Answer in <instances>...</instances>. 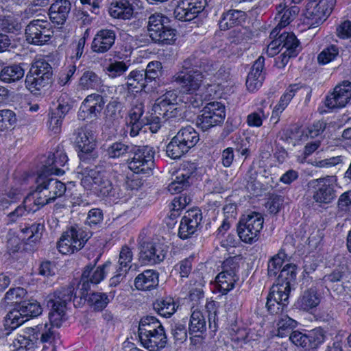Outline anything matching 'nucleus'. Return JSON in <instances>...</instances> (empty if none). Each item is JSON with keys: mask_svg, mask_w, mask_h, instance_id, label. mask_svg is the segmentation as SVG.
Returning a JSON list of instances; mask_svg holds the SVG:
<instances>
[{"mask_svg": "<svg viewBox=\"0 0 351 351\" xmlns=\"http://www.w3.org/2000/svg\"><path fill=\"white\" fill-rule=\"evenodd\" d=\"M245 12L237 10H230L222 14L219 21L221 30H227L240 25L245 20Z\"/></svg>", "mask_w": 351, "mask_h": 351, "instance_id": "nucleus-33", "label": "nucleus"}, {"mask_svg": "<svg viewBox=\"0 0 351 351\" xmlns=\"http://www.w3.org/2000/svg\"><path fill=\"white\" fill-rule=\"evenodd\" d=\"M71 4L69 0H56L49 8V16L53 23L62 25L71 11Z\"/></svg>", "mask_w": 351, "mask_h": 351, "instance_id": "nucleus-31", "label": "nucleus"}, {"mask_svg": "<svg viewBox=\"0 0 351 351\" xmlns=\"http://www.w3.org/2000/svg\"><path fill=\"white\" fill-rule=\"evenodd\" d=\"M109 12L112 17L125 20L132 16L134 9L128 0H119L111 4Z\"/></svg>", "mask_w": 351, "mask_h": 351, "instance_id": "nucleus-37", "label": "nucleus"}, {"mask_svg": "<svg viewBox=\"0 0 351 351\" xmlns=\"http://www.w3.org/2000/svg\"><path fill=\"white\" fill-rule=\"evenodd\" d=\"M101 85V79L92 71L84 72L78 82V86L82 90H97Z\"/></svg>", "mask_w": 351, "mask_h": 351, "instance_id": "nucleus-41", "label": "nucleus"}, {"mask_svg": "<svg viewBox=\"0 0 351 351\" xmlns=\"http://www.w3.org/2000/svg\"><path fill=\"white\" fill-rule=\"evenodd\" d=\"M21 29V25L12 15H0V31L15 33Z\"/></svg>", "mask_w": 351, "mask_h": 351, "instance_id": "nucleus-55", "label": "nucleus"}, {"mask_svg": "<svg viewBox=\"0 0 351 351\" xmlns=\"http://www.w3.org/2000/svg\"><path fill=\"white\" fill-rule=\"evenodd\" d=\"M132 258L133 253L132 250L126 245L123 246L119 253L117 268L119 269L121 271L127 272L131 267L130 264L132 261Z\"/></svg>", "mask_w": 351, "mask_h": 351, "instance_id": "nucleus-58", "label": "nucleus"}, {"mask_svg": "<svg viewBox=\"0 0 351 351\" xmlns=\"http://www.w3.org/2000/svg\"><path fill=\"white\" fill-rule=\"evenodd\" d=\"M75 287L69 285L57 290L53 295H49L47 306L51 308L49 313L50 324H40L32 328L33 337L40 339L41 343H51L56 338V332L53 326L59 327L65 315L66 305L72 298L76 297L74 293Z\"/></svg>", "mask_w": 351, "mask_h": 351, "instance_id": "nucleus-1", "label": "nucleus"}, {"mask_svg": "<svg viewBox=\"0 0 351 351\" xmlns=\"http://www.w3.org/2000/svg\"><path fill=\"white\" fill-rule=\"evenodd\" d=\"M81 184L84 189L93 191L98 196L116 199L120 197L119 188L112 182L110 174L96 167L88 171Z\"/></svg>", "mask_w": 351, "mask_h": 351, "instance_id": "nucleus-5", "label": "nucleus"}, {"mask_svg": "<svg viewBox=\"0 0 351 351\" xmlns=\"http://www.w3.org/2000/svg\"><path fill=\"white\" fill-rule=\"evenodd\" d=\"M154 310L160 315L170 317L176 311L178 306L171 297L157 300L153 304Z\"/></svg>", "mask_w": 351, "mask_h": 351, "instance_id": "nucleus-39", "label": "nucleus"}, {"mask_svg": "<svg viewBox=\"0 0 351 351\" xmlns=\"http://www.w3.org/2000/svg\"><path fill=\"white\" fill-rule=\"evenodd\" d=\"M162 64L158 61L150 62L145 71H143V77L145 79L146 84L152 82L153 80L158 78L161 75Z\"/></svg>", "mask_w": 351, "mask_h": 351, "instance_id": "nucleus-57", "label": "nucleus"}, {"mask_svg": "<svg viewBox=\"0 0 351 351\" xmlns=\"http://www.w3.org/2000/svg\"><path fill=\"white\" fill-rule=\"evenodd\" d=\"M27 320V318L23 316V313H22L21 308L17 305L16 308L7 314L5 326L11 329H15Z\"/></svg>", "mask_w": 351, "mask_h": 351, "instance_id": "nucleus-53", "label": "nucleus"}, {"mask_svg": "<svg viewBox=\"0 0 351 351\" xmlns=\"http://www.w3.org/2000/svg\"><path fill=\"white\" fill-rule=\"evenodd\" d=\"M239 277H233L230 274L220 272L215 278L216 287L222 294H226L234 287Z\"/></svg>", "mask_w": 351, "mask_h": 351, "instance_id": "nucleus-48", "label": "nucleus"}, {"mask_svg": "<svg viewBox=\"0 0 351 351\" xmlns=\"http://www.w3.org/2000/svg\"><path fill=\"white\" fill-rule=\"evenodd\" d=\"M335 176H326L309 181L308 186L312 190L313 199L318 204H329L336 197Z\"/></svg>", "mask_w": 351, "mask_h": 351, "instance_id": "nucleus-9", "label": "nucleus"}, {"mask_svg": "<svg viewBox=\"0 0 351 351\" xmlns=\"http://www.w3.org/2000/svg\"><path fill=\"white\" fill-rule=\"evenodd\" d=\"M138 334L143 346L149 351H158L164 348L167 342L162 324L154 316H145L141 319Z\"/></svg>", "mask_w": 351, "mask_h": 351, "instance_id": "nucleus-4", "label": "nucleus"}, {"mask_svg": "<svg viewBox=\"0 0 351 351\" xmlns=\"http://www.w3.org/2000/svg\"><path fill=\"white\" fill-rule=\"evenodd\" d=\"M135 287L138 290L147 291L158 285V273L153 269H147L139 274L134 280Z\"/></svg>", "mask_w": 351, "mask_h": 351, "instance_id": "nucleus-32", "label": "nucleus"}, {"mask_svg": "<svg viewBox=\"0 0 351 351\" xmlns=\"http://www.w3.org/2000/svg\"><path fill=\"white\" fill-rule=\"evenodd\" d=\"M280 46L285 48V52L290 54L289 56H296L300 51V42L293 33L282 32L279 36Z\"/></svg>", "mask_w": 351, "mask_h": 351, "instance_id": "nucleus-38", "label": "nucleus"}, {"mask_svg": "<svg viewBox=\"0 0 351 351\" xmlns=\"http://www.w3.org/2000/svg\"><path fill=\"white\" fill-rule=\"evenodd\" d=\"M89 233L78 226H71L64 232L57 243V248L62 254H70L80 250L90 238Z\"/></svg>", "mask_w": 351, "mask_h": 351, "instance_id": "nucleus-7", "label": "nucleus"}, {"mask_svg": "<svg viewBox=\"0 0 351 351\" xmlns=\"http://www.w3.org/2000/svg\"><path fill=\"white\" fill-rule=\"evenodd\" d=\"M168 252V247L158 241H144L141 245L140 258L147 265H156L162 262Z\"/></svg>", "mask_w": 351, "mask_h": 351, "instance_id": "nucleus-15", "label": "nucleus"}, {"mask_svg": "<svg viewBox=\"0 0 351 351\" xmlns=\"http://www.w3.org/2000/svg\"><path fill=\"white\" fill-rule=\"evenodd\" d=\"M75 135L79 156L80 159H84V154L91 153L96 147L95 133L87 127H82L75 130Z\"/></svg>", "mask_w": 351, "mask_h": 351, "instance_id": "nucleus-22", "label": "nucleus"}, {"mask_svg": "<svg viewBox=\"0 0 351 351\" xmlns=\"http://www.w3.org/2000/svg\"><path fill=\"white\" fill-rule=\"evenodd\" d=\"M320 302V294L317 293L316 288L311 287L301 293L295 303V306L300 310L308 312L315 309Z\"/></svg>", "mask_w": 351, "mask_h": 351, "instance_id": "nucleus-30", "label": "nucleus"}, {"mask_svg": "<svg viewBox=\"0 0 351 351\" xmlns=\"http://www.w3.org/2000/svg\"><path fill=\"white\" fill-rule=\"evenodd\" d=\"M39 208L34 204V203L29 202L27 203V196L24 199L23 204L17 206L14 210L10 213L7 215V223H13L16 222L22 217L26 215L27 213L32 212L34 213L38 210Z\"/></svg>", "mask_w": 351, "mask_h": 351, "instance_id": "nucleus-40", "label": "nucleus"}, {"mask_svg": "<svg viewBox=\"0 0 351 351\" xmlns=\"http://www.w3.org/2000/svg\"><path fill=\"white\" fill-rule=\"evenodd\" d=\"M169 23L168 17L161 13L156 12L150 15L147 21V32L149 38L152 36L156 37V32H159V30L164 29Z\"/></svg>", "mask_w": 351, "mask_h": 351, "instance_id": "nucleus-42", "label": "nucleus"}, {"mask_svg": "<svg viewBox=\"0 0 351 351\" xmlns=\"http://www.w3.org/2000/svg\"><path fill=\"white\" fill-rule=\"evenodd\" d=\"M206 330V321L203 312L197 306H193L191 308V316L189 322V332L191 335L203 333Z\"/></svg>", "mask_w": 351, "mask_h": 351, "instance_id": "nucleus-34", "label": "nucleus"}, {"mask_svg": "<svg viewBox=\"0 0 351 351\" xmlns=\"http://www.w3.org/2000/svg\"><path fill=\"white\" fill-rule=\"evenodd\" d=\"M133 156L128 162V167L136 174H149L154 167V152L149 146H134L131 152Z\"/></svg>", "mask_w": 351, "mask_h": 351, "instance_id": "nucleus-11", "label": "nucleus"}, {"mask_svg": "<svg viewBox=\"0 0 351 351\" xmlns=\"http://www.w3.org/2000/svg\"><path fill=\"white\" fill-rule=\"evenodd\" d=\"M46 80L45 77L40 78L36 75L27 73L25 80V85L32 93L36 94L43 88L50 84L46 82Z\"/></svg>", "mask_w": 351, "mask_h": 351, "instance_id": "nucleus-54", "label": "nucleus"}, {"mask_svg": "<svg viewBox=\"0 0 351 351\" xmlns=\"http://www.w3.org/2000/svg\"><path fill=\"white\" fill-rule=\"evenodd\" d=\"M51 174L41 172L35 180V189L27 195V203L32 201L39 209L46 204L53 202L66 192L65 184Z\"/></svg>", "mask_w": 351, "mask_h": 351, "instance_id": "nucleus-3", "label": "nucleus"}, {"mask_svg": "<svg viewBox=\"0 0 351 351\" xmlns=\"http://www.w3.org/2000/svg\"><path fill=\"white\" fill-rule=\"evenodd\" d=\"M204 75L196 68L186 69L183 62L182 69L172 77V81L178 84L183 92L193 94L202 85Z\"/></svg>", "mask_w": 351, "mask_h": 351, "instance_id": "nucleus-12", "label": "nucleus"}, {"mask_svg": "<svg viewBox=\"0 0 351 351\" xmlns=\"http://www.w3.org/2000/svg\"><path fill=\"white\" fill-rule=\"evenodd\" d=\"M335 4L336 0H321L319 6L322 10L319 11L317 7L318 4L315 3V1L308 0L304 10V16L311 25L318 26L331 14Z\"/></svg>", "mask_w": 351, "mask_h": 351, "instance_id": "nucleus-13", "label": "nucleus"}, {"mask_svg": "<svg viewBox=\"0 0 351 351\" xmlns=\"http://www.w3.org/2000/svg\"><path fill=\"white\" fill-rule=\"evenodd\" d=\"M296 275V265L294 264L287 263L282 269L276 285L272 286L267 296L266 307L270 313H278L285 309Z\"/></svg>", "mask_w": 351, "mask_h": 351, "instance_id": "nucleus-2", "label": "nucleus"}, {"mask_svg": "<svg viewBox=\"0 0 351 351\" xmlns=\"http://www.w3.org/2000/svg\"><path fill=\"white\" fill-rule=\"evenodd\" d=\"M287 258L285 250H280L278 253L271 258L268 262L267 271L270 277H276V275L282 270V264Z\"/></svg>", "mask_w": 351, "mask_h": 351, "instance_id": "nucleus-50", "label": "nucleus"}, {"mask_svg": "<svg viewBox=\"0 0 351 351\" xmlns=\"http://www.w3.org/2000/svg\"><path fill=\"white\" fill-rule=\"evenodd\" d=\"M178 97L176 90H169L158 99L154 111L162 115L165 119H168L176 114Z\"/></svg>", "mask_w": 351, "mask_h": 351, "instance_id": "nucleus-25", "label": "nucleus"}, {"mask_svg": "<svg viewBox=\"0 0 351 351\" xmlns=\"http://www.w3.org/2000/svg\"><path fill=\"white\" fill-rule=\"evenodd\" d=\"M23 316L28 320L29 317H37L41 314L43 309L40 304L34 300H25L18 304Z\"/></svg>", "mask_w": 351, "mask_h": 351, "instance_id": "nucleus-49", "label": "nucleus"}, {"mask_svg": "<svg viewBox=\"0 0 351 351\" xmlns=\"http://www.w3.org/2000/svg\"><path fill=\"white\" fill-rule=\"evenodd\" d=\"M351 99V82L344 81L337 85L333 92L328 95L325 99V106L329 109L345 107Z\"/></svg>", "mask_w": 351, "mask_h": 351, "instance_id": "nucleus-18", "label": "nucleus"}, {"mask_svg": "<svg viewBox=\"0 0 351 351\" xmlns=\"http://www.w3.org/2000/svg\"><path fill=\"white\" fill-rule=\"evenodd\" d=\"M104 97L96 93L88 95L82 103L78 112V118L81 120L97 119L104 108Z\"/></svg>", "mask_w": 351, "mask_h": 351, "instance_id": "nucleus-17", "label": "nucleus"}, {"mask_svg": "<svg viewBox=\"0 0 351 351\" xmlns=\"http://www.w3.org/2000/svg\"><path fill=\"white\" fill-rule=\"evenodd\" d=\"M134 146H129L122 142H116L107 149V154L110 158H117L131 153Z\"/></svg>", "mask_w": 351, "mask_h": 351, "instance_id": "nucleus-56", "label": "nucleus"}, {"mask_svg": "<svg viewBox=\"0 0 351 351\" xmlns=\"http://www.w3.org/2000/svg\"><path fill=\"white\" fill-rule=\"evenodd\" d=\"M189 151L180 141L176 139V136L171 139L166 147L167 156L172 159H178Z\"/></svg>", "mask_w": 351, "mask_h": 351, "instance_id": "nucleus-51", "label": "nucleus"}, {"mask_svg": "<svg viewBox=\"0 0 351 351\" xmlns=\"http://www.w3.org/2000/svg\"><path fill=\"white\" fill-rule=\"evenodd\" d=\"M339 47L337 45H330L318 55V62L322 64H328L334 60L339 55Z\"/></svg>", "mask_w": 351, "mask_h": 351, "instance_id": "nucleus-62", "label": "nucleus"}, {"mask_svg": "<svg viewBox=\"0 0 351 351\" xmlns=\"http://www.w3.org/2000/svg\"><path fill=\"white\" fill-rule=\"evenodd\" d=\"M206 0H182L174 10L175 17L180 21H189L203 11Z\"/></svg>", "mask_w": 351, "mask_h": 351, "instance_id": "nucleus-19", "label": "nucleus"}, {"mask_svg": "<svg viewBox=\"0 0 351 351\" xmlns=\"http://www.w3.org/2000/svg\"><path fill=\"white\" fill-rule=\"evenodd\" d=\"M24 69L19 64L5 66L1 71L0 78L5 83H11L21 80L24 76Z\"/></svg>", "mask_w": 351, "mask_h": 351, "instance_id": "nucleus-44", "label": "nucleus"}, {"mask_svg": "<svg viewBox=\"0 0 351 351\" xmlns=\"http://www.w3.org/2000/svg\"><path fill=\"white\" fill-rule=\"evenodd\" d=\"M226 117L225 106L220 102L208 103L196 119V125L203 131L221 123Z\"/></svg>", "mask_w": 351, "mask_h": 351, "instance_id": "nucleus-10", "label": "nucleus"}, {"mask_svg": "<svg viewBox=\"0 0 351 351\" xmlns=\"http://www.w3.org/2000/svg\"><path fill=\"white\" fill-rule=\"evenodd\" d=\"M288 302L286 307L282 312L278 313H272L273 315H278L280 316L278 321V334L277 335L280 337H284L290 332V331L296 326V322L289 317L287 315L284 314V312L287 308Z\"/></svg>", "mask_w": 351, "mask_h": 351, "instance_id": "nucleus-45", "label": "nucleus"}, {"mask_svg": "<svg viewBox=\"0 0 351 351\" xmlns=\"http://www.w3.org/2000/svg\"><path fill=\"white\" fill-rule=\"evenodd\" d=\"M324 331L320 328L311 330L308 333L295 330L289 335V339L293 344L302 347L306 350L317 349L324 342Z\"/></svg>", "mask_w": 351, "mask_h": 351, "instance_id": "nucleus-16", "label": "nucleus"}, {"mask_svg": "<svg viewBox=\"0 0 351 351\" xmlns=\"http://www.w3.org/2000/svg\"><path fill=\"white\" fill-rule=\"evenodd\" d=\"M276 9L278 13L275 19L278 21V23L271 32V36L272 37H276L279 34V29L287 26L296 17L299 12L298 7L292 6L289 8H287V6L285 4H283L282 2L277 5Z\"/></svg>", "mask_w": 351, "mask_h": 351, "instance_id": "nucleus-28", "label": "nucleus"}, {"mask_svg": "<svg viewBox=\"0 0 351 351\" xmlns=\"http://www.w3.org/2000/svg\"><path fill=\"white\" fill-rule=\"evenodd\" d=\"M16 123V117L14 111L9 109L0 110V131H5Z\"/></svg>", "mask_w": 351, "mask_h": 351, "instance_id": "nucleus-60", "label": "nucleus"}, {"mask_svg": "<svg viewBox=\"0 0 351 351\" xmlns=\"http://www.w3.org/2000/svg\"><path fill=\"white\" fill-rule=\"evenodd\" d=\"M114 293L110 292L109 294L99 291H94L89 294L87 302L95 311H101L109 304L114 298Z\"/></svg>", "mask_w": 351, "mask_h": 351, "instance_id": "nucleus-35", "label": "nucleus"}, {"mask_svg": "<svg viewBox=\"0 0 351 351\" xmlns=\"http://www.w3.org/2000/svg\"><path fill=\"white\" fill-rule=\"evenodd\" d=\"M263 224L264 218L260 213L243 215L237 225L238 236L245 243H254L259 239Z\"/></svg>", "mask_w": 351, "mask_h": 351, "instance_id": "nucleus-6", "label": "nucleus"}, {"mask_svg": "<svg viewBox=\"0 0 351 351\" xmlns=\"http://www.w3.org/2000/svg\"><path fill=\"white\" fill-rule=\"evenodd\" d=\"M58 106L55 110L49 113L48 128L54 134H58L61 131L62 120L71 109V105L68 95L62 94L58 99Z\"/></svg>", "mask_w": 351, "mask_h": 351, "instance_id": "nucleus-21", "label": "nucleus"}, {"mask_svg": "<svg viewBox=\"0 0 351 351\" xmlns=\"http://www.w3.org/2000/svg\"><path fill=\"white\" fill-rule=\"evenodd\" d=\"M202 219L201 211L197 209L188 210L182 217L178 231L182 239H186L193 235L200 225Z\"/></svg>", "mask_w": 351, "mask_h": 351, "instance_id": "nucleus-24", "label": "nucleus"}, {"mask_svg": "<svg viewBox=\"0 0 351 351\" xmlns=\"http://www.w3.org/2000/svg\"><path fill=\"white\" fill-rule=\"evenodd\" d=\"M241 260V258L239 256H232L226 258L222 263L221 272L225 274H230L233 277H238L237 272Z\"/></svg>", "mask_w": 351, "mask_h": 351, "instance_id": "nucleus-61", "label": "nucleus"}, {"mask_svg": "<svg viewBox=\"0 0 351 351\" xmlns=\"http://www.w3.org/2000/svg\"><path fill=\"white\" fill-rule=\"evenodd\" d=\"M27 291L21 287L12 288L5 293L4 300L7 303H20L26 295Z\"/></svg>", "mask_w": 351, "mask_h": 351, "instance_id": "nucleus-64", "label": "nucleus"}, {"mask_svg": "<svg viewBox=\"0 0 351 351\" xmlns=\"http://www.w3.org/2000/svg\"><path fill=\"white\" fill-rule=\"evenodd\" d=\"M195 167L193 164L186 163L178 171L176 179L171 182L168 187V191L171 193H179L190 186L191 177L194 173Z\"/></svg>", "mask_w": 351, "mask_h": 351, "instance_id": "nucleus-27", "label": "nucleus"}, {"mask_svg": "<svg viewBox=\"0 0 351 351\" xmlns=\"http://www.w3.org/2000/svg\"><path fill=\"white\" fill-rule=\"evenodd\" d=\"M143 71L134 70L125 77L126 82L123 86L128 92H136L142 90L147 85L145 79L143 77Z\"/></svg>", "mask_w": 351, "mask_h": 351, "instance_id": "nucleus-36", "label": "nucleus"}, {"mask_svg": "<svg viewBox=\"0 0 351 351\" xmlns=\"http://www.w3.org/2000/svg\"><path fill=\"white\" fill-rule=\"evenodd\" d=\"M144 113V105L141 101L138 100L135 101L129 112L130 121H142L144 122L147 117L148 114L143 116Z\"/></svg>", "mask_w": 351, "mask_h": 351, "instance_id": "nucleus-63", "label": "nucleus"}, {"mask_svg": "<svg viewBox=\"0 0 351 351\" xmlns=\"http://www.w3.org/2000/svg\"><path fill=\"white\" fill-rule=\"evenodd\" d=\"M176 137L189 149L193 147L199 140L198 133L191 126L180 130Z\"/></svg>", "mask_w": 351, "mask_h": 351, "instance_id": "nucleus-43", "label": "nucleus"}, {"mask_svg": "<svg viewBox=\"0 0 351 351\" xmlns=\"http://www.w3.org/2000/svg\"><path fill=\"white\" fill-rule=\"evenodd\" d=\"M116 32L112 29H101L95 35L91 45L92 50L97 53L108 51L114 45Z\"/></svg>", "mask_w": 351, "mask_h": 351, "instance_id": "nucleus-26", "label": "nucleus"}, {"mask_svg": "<svg viewBox=\"0 0 351 351\" xmlns=\"http://www.w3.org/2000/svg\"><path fill=\"white\" fill-rule=\"evenodd\" d=\"M53 31L46 21L33 20L26 27V40L35 45H43L51 39Z\"/></svg>", "mask_w": 351, "mask_h": 351, "instance_id": "nucleus-14", "label": "nucleus"}, {"mask_svg": "<svg viewBox=\"0 0 351 351\" xmlns=\"http://www.w3.org/2000/svg\"><path fill=\"white\" fill-rule=\"evenodd\" d=\"M43 230V224L33 223L29 227L21 229L19 234L21 237H26L25 243H36L41 239Z\"/></svg>", "mask_w": 351, "mask_h": 351, "instance_id": "nucleus-46", "label": "nucleus"}, {"mask_svg": "<svg viewBox=\"0 0 351 351\" xmlns=\"http://www.w3.org/2000/svg\"><path fill=\"white\" fill-rule=\"evenodd\" d=\"M176 30L171 28L169 24L164 29L156 32V37L152 36L151 40L154 43H161L162 45H171L174 43L176 39Z\"/></svg>", "mask_w": 351, "mask_h": 351, "instance_id": "nucleus-52", "label": "nucleus"}, {"mask_svg": "<svg viewBox=\"0 0 351 351\" xmlns=\"http://www.w3.org/2000/svg\"><path fill=\"white\" fill-rule=\"evenodd\" d=\"M68 157L66 154L58 146L55 152L49 154L42 161L43 167L41 172L57 176L62 175L65 172V169L63 168L66 165Z\"/></svg>", "mask_w": 351, "mask_h": 351, "instance_id": "nucleus-20", "label": "nucleus"}, {"mask_svg": "<svg viewBox=\"0 0 351 351\" xmlns=\"http://www.w3.org/2000/svg\"><path fill=\"white\" fill-rule=\"evenodd\" d=\"M264 63L265 58L263 56L258 57V58L254 62L251 71L248 73L246 80V86L251 92L258 89L263 84V82L265 79L263 72Z\"/></svg>", "mask_w": 351, "mask_h": 351, "instance_id": "nucleus-29", "label": "nucleus"}, {"mask_svg": "<svg viewBox=\"0 0 351 351\" xmlns=\"http://www.w3.org/2000/svg\"><path fill=\"white\" fill-rule=\"evenodd\" d=\"M129 64L123 61L111 62L105 69L106 74L110 78H116L128 71Z\"/></svg>", "mask_w": 351, "mask_h": 351, "instance_id": "nucleus-59", "label": "nucleus"}, {"mask_svg": "<svg viewBox=\"0 0 351 351\" xmlns=\"http://www.w3.org/2000/svg\"><path fill=\"white\" fill-rule=\"evenodd\" d=\"M98 258L94 261V264L86 265L82 274L78 285L80 287V292L81 298H86L88 295V291L90 289L91 286L97 285L103 281L106 275V269L110 267V262H106L103 265L95 267Z\"/></svg>", "mask_w": 351, "mask_h": 351, "instance_id": "nucleus-8", "label": "nucleus"}, {"mask_svg": "<svg viewBox=\"0 0 351 351\" xmlns=\"http://www.w3.org/2000/svg\"><path fill=\"white\" fill-rule=\"evenodd\" d=\"M28 73L40 78L45 77L46 82H51L53 71L51 65L43 60H38L32 64Z\"/></svg>", "mask_w": 351, "mask_h": 351, "instance_id": "nucleus-47", "label": "nucleus"}, {"mask_svg": "<svg viewBox=\"0 0 351 351\" xmlns=\"http://www.w3.org/2000/svg\"><path fill=\"white\" fill-rule=\"evenodd\" d=\"M219 62L208 60L206 55L202 52H195L184 60V67L186 69L196 68L199 71L207 73L208 75H214L219 68Z\"/></svg>", "mask_w": 351, "mask_h": 351, "instance_id": "nucleus-23", "label": "nucleus"}]
</instances>
